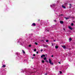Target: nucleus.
Instances as JSON below:
<instances>
[{
	"label": "nucleus",
	"mask_w": 75,
	"mask_h": 75,
	"mask_svg": "<svg viewBox=\"0 0 75 75\" xmlns=\"http://www.w3.org/2000/svg\"><path fill=\"white\" fill-rule=\"evenodd\" d=\"M49 61L50 65H54V63H52V61L50 59H49Z\"/></svg>",
	"instance_id": "f257e3e1"
},
{
	"label": "nucleus",
	"mask_w": 75,
	"mask_h": 75,
	"mask_svg": "<svg viewBox=\"0 0 75 75\" xmlns=\"http://www.w3.org/2000/svg\"><path fill=\"white\" fill-rule=\"evenodd\" d=\"M36 25L35 24V23H33L32 24V25H31V26H35Z\"/></svg>",
	"instance_id": "f03ea898"
},
{
	"label": "nucleus",
	"mask_w": 75,
	"mask_h": 75,
	"mask_svg": "<svg viewBox=\"0 0 75 75\" xmlns=\"http://www.w3.org/2000/svg\"><path fill=\"white\" fill-rule=\"evenodd\" d=\"M68 28L69 29H70V30H72V28L70 26H69Z\"/></svg>",
	"instance_id": "7ed1b4c3"
},
{
	"label": "nucleus",
	"mask_w": 75,
	"mask_h": 75,
	"mask_svg": "<svg viewBox=\"0 0 75 75\" xmlns=\"http://www.w3.org/2000/svg\"><path fill=\"white\" fill-rule=\"evenodd\" d=\"M54 6H55V4H53L52 5H50V7H54Z\"/></svg>",
	"instance_id": "20e7f679"
},
{
	"label": "nucleus",
	"mask_w": 75,
	"mask_h": 75,
	"mask_svg": "<svg viewBox=\"0 0 75 75\" xmlns=\"http://www.w3.org/2000/svg\"><path fill=\"white\" fill-rule=\"evenodd\" d=\"M45 57V55H44V54L42 55L41 56V58H42V57Z\"/></svg>",
	"instance_id": "39448f33"
},
{
	"label": "nucleus",
	"mask_w": 75,
	"mask_h": 75,
	"mask_svg": "<svg viewBox=\"0 0 75 75\" xmlns=\"http://www.w3.org/2000/svg\"><path fill=\"white\" fill-rule=\"evenodd\" d=\"M69 8H71V7H72V5L71 4H69Z\"/></svg>",
	"instance_id": "423d86ee"
},
{
	"label": "nucleus",
	"mask_w": 75,
	"mask_h": 75,
	"mask_svg": "<svg viewBox=\"0 0 75 75\" xmlns=\"http://www.w3.org/2000/svg\"><path fill=\"white\" fill-rule=\"evenodd\" d=\"M62 7L63 8H66V7L63 5H62Z\"/></svg>",
	"instance_id": "0eeeda50"
},
{
	"label": "nucleus",
	"mask_w": 75,
	"mask_h": 75,
	"mask_svg": "<svg viewBox=\"0 0 75 75\" xmlns=\"http://www.w3.org/2000/svg\"><path fill=\"white\" fill-rule=\"evenodd\" d=\"M55 48L56 49H57V48H58V46L57 45H56L55 47Z\"/></svg>",
	"instance_id": "6e6552de"
},
{
	"label": "nucleus",
	"mask_w": 75,
	"mask_h": 75,
	"mask_svg": "<svg viewBox=\"0 0 75 75\" xmlns=\"http://www.w3.org/2000/svg\"><path fill=\"white\" fill-rule=\"evenodd\" d=\"M62 47L64 48V49H65L66 48V47H65V46H63Z\"/></svg>",
	"instance_id": "1a4fd4ad"
},
{
	"label": "nucleus",
	"mask_w": 75,
	"mask_h": 75,
	"mask_svg": "<svg viewBox=\"0 0 75 75\" xmlns=\"http://www.w3.org/2000/svg\"><path fill=\"white\" fill-rule=\"evenodd\" d=\"M64 22H63V21H60V24H63Z\"/></svg>",
	"instance_id": "9d476101"
},
{
	"label": "nucleus",
	"mask_w": 75,
	"mask_h": 75,
	"mask_svg": "<svg viewBox=\"0 0 75 75\" xmlns=\"http://www.w3.org/2000/svg\"><path fill=\"white\" fill-rule=\"evenodd\" d=\"M2 67L5 68V67H6V65H3V66H2Z\"/></svg>",
	"instance_id": "9b49d317"
},
{
	"label": "nucleus",
	"mask_w": 75,
	"mask_h": 75,
	"mask_svg": "<svg viewBox=\"0 0 75 75\" xmlns=\"http://www.w3.org/2000/svg\"><path fill=\"white\" fill-rule=\"evenodd\" d=\"M69 41H71V40H72V39H71V38H70L69 39Z\"/></svg>",
	"instance_id": "f8f14e48"
},
{
	"label": "nucleus",
	"mask_w": 75,
	"mask_h": 75,
	"mask_svg": "<svg viewBox=\"0 0 75 75\" xmlns=\"http://www.w3.org/2000/svg\"><path fill=\"white\" fill-rule=\"evenodd\" d=\"M48 47V45H45V47H46V48H47V47Z\"/></svg>",
	"instance_id": "ddd939ff"
},
{
	"label": "nucleus",
	"mask_w": 75,
	"mask_h": 75,
	"mask_svg": "<svg viewBox=\"0 0 75 75\" xmlns=\"http://www.w3.org/2000/svg\"><path fill=\"white\" fill-rule=\"evenodd\" d=\"M41 61L42 63H44V62H45L44 60H42Z\"/></svg>",
	"instance_id": "4468645a"
},
{
	"label": "nucleus",
	"mask_w": 75,
	"mask_h": 75,
	"mask_svg": "<svg viewBox=\"0 0 75 75\" xmlns=\"http://www.w3.org/2000/svg\"><path fill=\"white\" fill-rule=\"evenodd\" d=\"M35 44L36 45H38V43H37V42H35Z\"/></svg>",
	"instance_id": "2eb2a0df"
},
{
	"label": "nucleus",
	"mask_w": 75,
	"mask_h": 75,
	"mask_svg": "<svg viewBox=\"0 0 75 75\" xmlns=\"http://www.w3.org/2000/svg\"><path fill=\"white\" fill-rule=\"evenodd\" d=\"M45 45V44H43V46L44 47H45V45Z\"/></svg>",
	"instance_id": "dca6fc26"
},
{
	"label": "nucleus",
	"mask_w": 75,
	"mask_h": 75,
	"mask_svg": "<svg viewBox=\"0 0 75 75\" xmlns=\"http://www.w3.org/2000/svg\"><path fill=\"white\" fill-rule=\"evenodd\" d=\"M44 60H46L47 59V58L46 57H45L44 58Z\"/></svg>",
	"instance_id": "f3484780"
},
{
	"label": "nucleus",
	"mask_w": 75,
	"mask_h": 75,
	"mask_svg": "<svg viewBox=\"0 0 75 75\" xmlns=\"http://www.w3.org/2000/svg\"><path fill=\"white\" fill-rule=\"evenodd\" d=\"M65 18H66V20H67L68 19H69V18H66V17H65Z\"/></svg>",
	"instance_id": "a211bd4d"
},
{
	"label": "nucleus",
	"mask_w": 75,
	"mask_h": 75,
	"mask_svg": "<svg viewBox=\"0 0 75 75\" xmlns=\"http://www.w3.org/2000/svg\"><path fill=\"white\" fill-rule=\"evenodd\" d=\"M22 51H23V54H25V52L24 50H23Z\"/></svg>",
	"instance_id": "6ab92c4d"
},
{
	"label": "nucleus",
	"mask_w": 75,
	"mask_h": 75,
	"mask_svg": "<svg viewBox=\"0 0 75 75\" xmlns=\"http://www.w3.org/2000/svg\"><path fill=\"white\" fill-rule=\"evenodd\" d=\"M46 42H48V40H46Z\"/></svg>",
	"instance_id": "aec40b11"
},
{
	"label": "nucleus",
	"mask_w": 75,
	"mask_h": 75,
	"mask_svg": "<svg viewBox=\"0 0 75 75\" xmlns=\"http://www.w3.org/2000/svg\"><path fill=\"white\" fill-rule=\"evenodd\" d=\"M29 47H31V45H29Z\"/></svg>",
	"instance_id": "412c9836"
},
{
	"label": "nucleus",
	"mask_w": 75,
	"mask_h": 75,
	"mask_svg": "<svg viewBox=\"0 0 75 75\" xmlns=\"http://www.w3.org/2000/svg\"><path fill=\"white\" fill-rule=\"evenodd\" d=\"M71 25H72V26L73 25H74V23H72L71 24Z\"/></svg>",
	"instance_id": "4be33fe9"
},
{
	"label": "nucleus",
	"mask_w": 75,
	"mask_h": 75,
	"mask_svg": "<svg viewBox=\"0 0 75 75\" xmlns=\"http://www.w3.org/2000/svg\"><path fill=\"white\" fill-rule=\"evenodd\" d=\"M41 42H44V41L43 40H41Z\"/></svg>",
	"instance_id": "5701e85b"
},
{
	"label": "nucleus",
	"mask_w": 75,
	"mask_h": 75,
	"mask_svg": "<svg viewBox=\"0 0 75 75\" xmlns=\"http://www.w3.org/2000/svg\"><path fill=\"white\" fill-rule=\"evenodd\" d=\"M59 72H60V74H62V71H59Z\"/></svg>",
	"instance_id": "b1692460"
},
{
	"label": "nucleus",
	"mask_w": 75,
	"mask_h": 75,
	"mask_svg": "<svg viewBox=\"0 0 75 75\" xmlns=\"http://www.w3.org/2000/svg\"><path fill=\"white\" fill-rule=\"evenodd\" d=\"M33 55V56L34 57H35V54H34Z\"/></svg>",
	"instance_id": "393cba45"
},
{
	"label": "nucleus",
	"mask_w": 75,
	"mask_h": 75,
	"mask_svg": "<svg viewBox=\"0 0 75 75\" xmlns=\"http://www.w3.org/2000/svg\"><path fill=\"white\" fill-rule=\"evenodd\" d=\"M63 30H64V31H65V28H63Z\"/></svg>",
	"instance_id": "a878e982"
},
{
	"label": "nucleus",
	"mask_w": 75,
	"mask_h": 75,
	"mask_svg": "<svg viewBox=\"0 0 75 75\" xmlns=\"http://www.w3.org/2000/svg\"><path fill=\"white\" fill-rule=\"evenodd\" d=\"M67 3H65L64 5H67Z\"/></svg>",
	"instance_id": "bb28decb"
},
{
	"label": "nucleus",
	"mask_w": 75,
	"mask_h": 75,
	"mask_svg": "<svg viewBox=\"0 0 75 75\" xmlns=\"http://www.w3.org/2000/svg\"><path fill=\"white\" fill-rule=\"evenodd\" d=\"M36 49H35V50H34V51H35H35H36Z\"/></svg>",
	"instance_id": "cd10ccee"
},
{
	"label": "nucleus",
	"mask_w": 75,
	"mask_h": 75,
	"mask_svg": "<svg viewBox=\"0 0 75 75\" xmlns=\"http://www.w3.org/2000/svg\"><path fill=\"white\" fill-rule=\"evenodd\" d=\"M52 57H54V56L53 55H52L51 56Z\"/></svg>",
	"instance_id": "c85d7f7f"
},
{
	"label": "nucleus",
	"mask_w": 75,
	"mask_h": 75,
	"mask_svg": "<svg viewBox=\"0 0 75 75\" xmlns=\"http://www.w3.org/2000/svg\"><path fill=\"white\" fill-rule=\"evenodd\" d=\"M46 62H48V61L47 60L46 61Z\"/></svg>",
	"instance_id": "c756f323"
},
{
	"label": "nucleus",
	"mask_w": 75,
	"mask_h": 75,
	"mask_svg": "<svg viewBox=\"0 0 75 75\" xmlns=\"http://www.w3.org/2000/svg\"><path fill=\"white\" fill-rule=\"evenodd\" d=\"M60 16H63V14H61V15H60Z\"/></svg>",
	"instance_id": "7c9ffc66"
},
{
	"label": "nucleus",
	"mask_w": 75,
	"mask_h": 75,
	"mask_svg": "<svg viewBox=\"0 0 75 75\" xmlns=\"http://www.w3.org/2000/svg\"><path fill=\"white\" fill-rule=\"evenodd\" d=\"M42 51H43V50H42V49L41 50V51L42 52Z\"/></svg>",
	"instance_id": "2f4dec72"
},
{
	"label": "nucleus",
	"mask_w": 75,
	"mask_h": 75,
	"mask_svg": "<svg viewBox=\"0 0 75 75\" xmlns=\"http://www.w3.org/2000/svg\"><path fill=\"white\" fill-rule=\"evenodd\" d=\"M54 42H55L56 41V40H54Z\"/></svg>",
	"instance_id": "473e14b6"
},
{
	"label": "nucleus",
	"mask_w": 75,
	"mask_h": 75,
	"mask_svg": "<svg viewBox=\"0 0 75 75\" xmlns=\"http://www.w3.org/2000/svg\"><path fill=\"white\" fill-rule=\"evenodd\" d=\"M36 53H37V54H38V52H36Z\"/></svg>",
	"instance_id": "72a5a7b5"
},
{
	"label": "nucleus",
	"mask_w": 75,
	"mask_h": 75,
	"mask_svg": "<svg viewBox=\"0 0 75 75\" xmlns=\"http://www.w3.org/2000/svg\"><path fill=\"white\" fill-rule=\"evenodd\" d=\"M59 64H61V63L59 62Z\"/></svg>",
	"instance_id": "f704fd0d"
},
{
	"label": "nucleus",
	"mask_w": 75,
	"mask_h": 75,
	"mask_svg": "<svg viewBox=\"0 0 75 75\" xmlns=\"http://www.w3.org/2000/svg\"><path fill=\"white\" fill-rule=\"evenodd\" d=\"M46 56L47 57V54H46Z\"/></svg>",
	"instance_id": "c9c22d12"
},
{
	"label": "nucleus",
	"mask_w": 75,
	"mask_h": 75,
	"mask_svg": "<svg viewBox=\"0 0 75 75\" xmlns=\"http://www.w3.org/2000/svg\"><path fill=\"white\" fill-rule=\"evenodd\" d=\"M54 21H55V22H56V21L54 20Z\"/></svg>",
	"instance_id": "e433bc0d"
},
{
	"label": "nucleus",
	"mask_w": 75,
	"mask_h": 75,
	"mask_svg": "<svg viewBox=\"0 0 75 75\" xmlns=\"http://www.w3.org/2000/svg\"><path fill=\"white\" fill-rule=\"evenodd\" d=\"M53 45H54V44H52V46H53Z\"/></svg>",
	"instance_id": "4c0bfd02"
},
{
	"label": "nucleus",
	"mask_w": 75,
	"mask_h": 75,
	"mask_svg": "<svg viewBox=\"0 0 75 75\" xmlns=\"http://www.w3.org/2000/svg\"><path fill=\"white\" fill-rule=\"evenodd\" d=\"M47 75V74H45V75Z\"/></svg>",
	"instance_id": "58836bf2"
},
{
	"label": "nucleus",
	"mask_w": 75,
	"mask_h": 75,
	"mask_svg": "<svg viewBox=\"0 0 75 75\" xmlns=\"http://www.w3.org/2000/svg\"><path fill=\"white\" fill-rule=\"evenodd\" d=\"M39 21H40V20H39Z\"/></svg>",
	"instance_id": "ea45409f"
},
{
	"label": "nucleus",
	"mask_w": 75,
	"mask_h": 75,
	"mask_svg": "<svg viewBox=\"0 0 75 75\" xmlns=\"http://www.w3.org/2000/svg\"><path fill=\"white\" fill-rule=\"evenodd\" d=\"M32 58L33 59V57Z\"/></svg>",
	"instance_id": "a19ab883"
}]
</instances>
